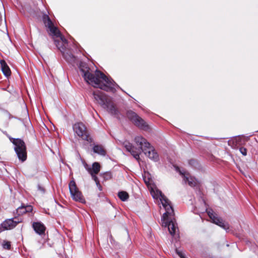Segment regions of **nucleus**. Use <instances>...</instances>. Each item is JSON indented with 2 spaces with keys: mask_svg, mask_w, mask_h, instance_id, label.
Wrapping results in <instances>:
<instances>
[{
  "mask_svg": "<svg viewBox=\"0 0 258 258\" xmlns=\"http://www.w3.org/2000/svg\"><path fill=\"white\" fill-rule=\"evenodd\" d=\"M79 67L82 76L87 83L94 87L99 88L106 91L113 92L115 90V82L100 71L97 70L94 74H92L90 69L83 62L80 63Z\"/></svg>",
  "mask_w": 258,
  "mask_h": 258,
  "instance_id": "1",
  "label": "nucleus"
},
{
  "mask_svg": "<svg viewBox=\"0 0 258 258\" xmlns=\"http://www.w3.org/2000/svg\"><path fill=\"white\" fill-rule=\"evenodd\" d=\"M151 194L154 199H159L166 212L163 214L161 221L162 226L167 227L168 231L171 235L175 234L177 231L176 223L174 221L173 216V209L170 205V201L162 194V192L158 189L154 190L152 189Z\"/></svg>",
  "mask_w": 258,
  "mask_h": 258,
  "instance_id": "2",
  "label": "nucleus"
},
{
  "mask_svg": "<svg viewBox=\"0 0 258 258\" xmlns=\"http://www.w3.org/2000/svg\"><path fill=\"white\" fill-rule=\"evenodd\" d=\"M135 141L138 145L140 146L139 148L134 147L130 143H125L124 147L136 159L138 160L139 159V155L142 150L144 154L151 160L154 161H157L158 160L159 157L157 153L145 139L141 136H137L135 138Z\"/></svg>",
  "mask_w": 258,
  "mask_h": 258,
  "instance_id": "3",
  "label": "nucleus"
},
{
  "mask_svg": "<svg viewBox=\"0 0 258 258\" xmlns=\"http://www.w3.org/2000/svg\"><path fill=\"white\" fill-rule=\"evenodd\" d=\"M93 95L97 102L103 108L107 109L110 113L115 115L117 114L118 110L110 97L99 91L94 92Z\"/></svg>",
  "mask_w": 258,
  "mask_h": 258,
  "instance_id": "4",
  "label": "nucleus"
},
{
  "mask_svg": "<svg viewBox=\"0 0 258 258\" xmlns=\"http://www.w3.org/2000/svg\"><path fill=\"white\" fill-rule=\"evenodd\" d=\"M43 21L45 26L47 28V31L50 35L56 38H59L61 42L63 44L67 43V40L62 36L57 28L54 26L48 15H44L43 16Z\"/></svg>",
  "mask_w": 258,
  "mask_h": 258,
  "instance_id": "5",
  "label": "nucleus"
},
{
  "mask_svg": "<svg viewBox=\"0 0 258 258\" xmlns=\"http://www.w3.org/2000/svg\"><path fill=\"white\" fill-rule=\"evenodd\" d=\"M15 145V150L20 160L24 161L27 158L26 148L24 141L20 139H11Z\"/></svg>",
  "mask_w": 258,
  "mask_h": 258,
  "instance_id": "6",
  "label": "nucleus"
},
{
  "mask_svg": "<svg viewBox=\"0 0 258 258\" xmlns=\"http://www.w3.org/2000/svg\"><path fill=\"white\" fill-rule=\"evenodd\" d=\"M69 189L72 199L76 201L81 203H85V200L84 198L82 193L79 191L77 187L74 180H71L69 183Z\"/></svg>",
  "mask_w": 258,
  "mask_h": 258,
  "instance_id": "7",
  "label": "nucleus"
},
{
  "mask_svg": "<svg viewBox=\"0 0 258 258\" xmlns=\"http://www.w3.org/2000/svg\"><path fill=\"white\" fill-rule=\"evenodd\" d=\"M74 131L83 140L88 142L91 141V139L86 130L85 125L82 122H77L73 125Z\"/></svg>",
  "mask_w": 258,
  "mask_h": 258,
  "instance_id": "8",
  "label": "nucleus"
},
{
  "mask_svg": "<svg viewBox=\"0 0 258 258\" xmlns=\"http://www.w3.org/2000/svg\"><path fill=\"white\" fill-rule=\"evenodd\" d=\"M126 115L128 118L136 126L144 130L148 128L146 122L135 112L130 110L127 112Z\"/></svg>",
  "mask_w": 258,
  "mask_h": 258,
  "instance_id": "9",
  "label": "nucleus"
},
{
  "mask_svg": "<svg viewBox=\"0 0 258 258\" xmlns=\"http://www.w3.org/2000/svg\"><path fill=\"white\" fill-rule=\"evenodd\" d=\"M207 213L213 223L218 225L226 231L229 229V224L223 221L222 219L218 217L212 210L207 211Z\"/></svg>",
  "mask_w": 258,
  "mask_h": 258,
  "instance_id": "10",
  "label": "nucleus"
},
{
  "mask_svg": "<svg viewBox=\"0 0 258 258\" xmlns=\"http://www.w3.org/2000/svg\"><path fill=\"white\" fill-rule=\"evenodd\" d=\"M175 169L177 172H178L183 178L184 181L191 187H195L198 185V182L194 177L191 176L189 174L183 170H181L178 166H175Z\"/></svg>",
  "mask_w": 258,
  "mask_h": 258,
  "instance_id": "11",
  "label": "nucleus"
},
{
  "mask_svg": "<svg viewBox=\"0 0 258 258\" xmlns=\"http://www.w3.org/2000/svg\"><path fill=\"white\" fill-rule=\"evenodd\" d=\"M19 221L14 220V219H9L2 223V227L4 230H10L16 227Z\"/></svg>",
  "mask_w": 258,
  "mask_h": 258,
  "instance_id": "12",
  "label": "nucleus"
},
{
  "mask_svg": "<svg viewBox=\"0 0 258 258\" xmlns=\"http://www.w3.org/2000/svg\"><path fill=\"white\" fill-rule=\"evenodd\" d=\"M33 228L35 231L38 234L41 235L44 233L46 228L43 224L41 222H34Z\"/></svg>",
  "mask_w": 258,
  "mask_h": 258,
  "instance_id": "13",
  "label": "nucleus"
},
{
  "mask_svg": "<svg viewBox=\"0 0 258 258\" xmlns=\"http://www.w3.org/2000/svg\"><path fill=\"white\" fill-rule=\"evenodd\" d=\"M0 63L4 75L7 77L10 76L11 72L6 62L4 60H1Z\"/></svg>",
  "mask_w": 258,
  "mask_h": 258,
  "instance_id": "14",
  "label": "nucleus"
},
{
  "mask_svg": "<svg viewBox=\"0 0 258 258\" xmlns=\"http://www.w3.org/2000/svg\"><path fill=\"white\" fill-rule=\"evenodd\" d=\"M88 170L91 175L97 174L100 170V165L98 162H94L92 167L88 168Z\"/></svg>",
  "mask_w": 258,
  "mask_h": 258,
  "instance_id": "15",
  "label": "nucleus"
},
{
  "mask_svg": "<svg viewBox=\"0 0 258 258\" xmlns=\"http://www.w3.org/2000/svg\"><path fill=\"white\" fill-rule=\"evenodd\" d=\"M93 151L100 155L104 156L106 154V151L102 146L95 145L93 147Z\"/></svg>",
  "mask_w": 258,
  "mask_h": 258,
  "instance_id": "16",
  "label": "nucleus"
},
{
  "mask_svg": "<svg viewBox=\"0 0 258 258\" xmlns=\"http://www.w3.org/2000/svg\"><path fill=\"white\" fill-rule=\"evenodd\" d=\"M118 196L122 201L127 200L129 197L128 194L126 191H124L119 192L118 194Z\"/></svg>",
  "mask_w": 258,
  "mask_h": 258,
  "instance_id": "17",
  "label": "nucleus"
},
{
  "mask_svg": "<svg viewBox=\"0 0 258 258\" xmlns=\"http://www.w3.org/2000/svg\"><path fill=\"white\" fill-rule=\"evenodd\" d=\"M65 59L70 63H74L75 61V57L71 54H64Z\"/></svg>",
  "mask_w": 258,
  "mask_h": 258,
  "instance_id": "18",
  "label": "nucleus"
},
{
  "mask_svg": "<svg viewBox=\"0 0 258 258\" xmlns=\"http://www.w3.org/2000/svg\"><path fill=\"white\" fill-rule=\"evenodd\" d=\"M3 247L5 249H10L11 248V243L8 241H4L3 242Z\"/></svg>",
  "mask_w": 258,
  "mask_h": 258,
  "instance_id": "19",
  "label": "nucleus"
},
{
  "mask_svg": "<svg viewBox=\"0 0 258 258\" xmlns=\"http://www.w3.org/2000/svg\"><path fill=\"white\" fill-rule=\"evenodd\" d=\"M25 207L24 206H22L21 207H19L17 209V213L19 215H22L26 213V211H25Z\"/></svg>",
  "mask_w": 258,
  "mask_h": 258,
  "instance_id": "20",
  "label": "nucleus"
},
{
  "mask_svg": "<svg viewBox=\"0 0 258 258\" xmlns=\"http://www.w3.org/2000/svg\"><path fill=\"white\" fill-rule=\"evenodd\" d=\"M91 176H92V178L93 179V180L95 181L97 186L99 188H100V184L99 183V179L97 178V177L96 176V174H93V175H91Z\"/></svg>",
  "mask_w": 258,
  "mask_h": 258,
  "instance_id": "21",
  "label": "nucleus"
},
{
  "mask_svg": "<svg viewBox=\"0 0 258 258\" xmlns=\"http://www.w3.org/2000/svg\"><path fill=\"white\" fill-rule=\"evenodd\" d=\"M176 254L179 258H185L184 253L178 249H176Z\"/></svg>",
  "mask_w": 258,
  "mask_h": 258,
  "instance_id": "22",
  "label": "nucleus"
},
{
  "mask_svg": "<svg viewBox=\"0 0 258 258\" xmlns=\"http://www.w3.org/2000/svg\"><path fill=\"white\" fill-rule=\"evenodd\" d=\"M25 207V211H26V213L27 212H30L32 211L33 208L30 205H28L26 206H24Z\"/></svg>",
  "mask_w": 258,
  "mask_h": 258,
  "instance_id": "23",
  "label": "nucleus"
},
{
  "mask_svg": "<svg viewBox=\"0 0 258 258\" xmlns=\"http://www.w3.org/2000/svg\"><path fill=\"white\" fill-rule=\"evenodd\" d=\"M239 151L240 153L244 156L246 155L247 154V150L245 148L243 147H241L239 149Z\"/></svg>",
  "mask_w": 258,
  "mask_h": 258,
  "instance_id": "24",
  "label": "nucleus"
},
{
  "mask_svg": "<svg viewBox=\"0 0 258 258\" xmlns=\"http://www.w3.org/2000/svg\"><path fill=\"white\" fill-rule=\"evenodd\" d=\"M38 189L41 191L42 193L44 192V189L43 187H41L40 185H38Z\"/></svg>",
  "mask_w": 258,
  "mask_h": 258,
  "instance_id": "25",
  "label": "nucleus"
},
{
  "mask_svg": "<svg viewBox=\"0 0 258 258\" xmlns=\"http://www.w3.org/2000/svg\"><path fill=\"white\" fill-rule=\"evenodd\" d=\"M54 42H55V44H56V46L58 47V48L59 49H60V47H59V46H58L59 42H58V41H57L56 40H54Z\"/></svg>",
  "mask_w": 258,
  "mask_h": 258,
  "instance_id": "26",
  "label": "nucleus"
},
{
  "mask_svg": "<svg viewBox=\"0 0 258 258\" xmlns=\"http://www.w3.org/2000/svg\"><path fill=\"white\" fill-rule=\"evenodd\" d=\"M144 180H145V183H146L147 184H148L149 183V179H148V180H146V179H144Z\"/></svg>",
  "mask_w": 258,
  "mask_h": 258,
  "instance_id": "27",
  "label": "nucleus"
},
{
  "mask_svg": "<svg viewBox=\"0 0 258 258\" xmlns=\"http://www.w3.org/2000/svg\"><path fill=\"white\" fill-rule=\"evenodd\" d=\"M195 162V161L194 160H190L189 162V163L192 164V163H194Z\"/></svg>",
  "mask_w": 258,
  "mask_h": 258,
  "instance_id": "28",
  "label": "nucleus"
}]
</instances>
